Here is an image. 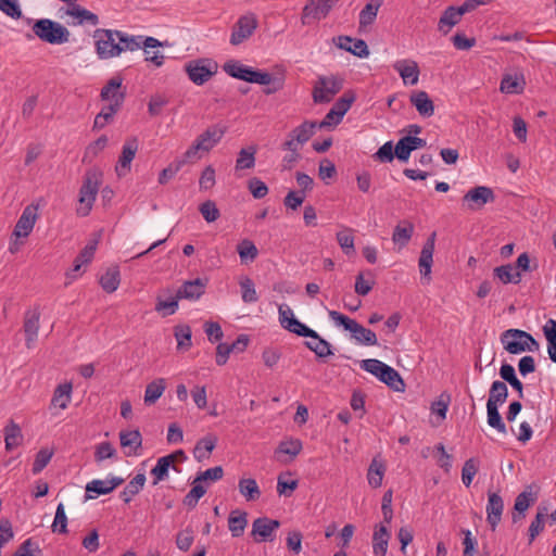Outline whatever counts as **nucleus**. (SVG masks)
<instances>
[{"label":"nucleus","mask_w":556,"mask_h":556,"mask_svg":"<svg viewBox=\"0 0 556 556\" xmlns=\"http://www.w3.org/2000/svg\"><path fill=\"white\" fill-rule=\"evenodd\" d=\"M103 180V173L98 168H90L86 172L83 185L79 189L78 206L76 212L79 216L89 215L97 199L99 188Z\"/></svg>","instance_id":"f257e3e1"},{"label":"nucleus","mask_w":556,"mask_h":556,"mask_svg":"<svg viewBox=\"0 0 556 556\" xmlns=\"http://www.w3.org/2000/svg\"><path fill=\"white\" fill-rule=\"evenodd\" d=\"M500 341L509 354L538 352L540 350V344L533 336L521 329L510 328L505 330L502 332Z\"/></svg>","instance_id":"f03ea898"},{"label":"nucleus","mask_w":556,"mask_h":556,"mask_svg":"<svg viewBox=\"0 0 556 556\" xmlns=\"http://www.w3.org/2000/svg\"><path fill=\"white\" fill-rule=\"evenodd\" d=\"M31 30L39 40L49 45L67 43L71 37L70 30L63 24L50 18L37 20Z\"/></svg>","instance_id":"7ed1b4c3"},{"label":"nucleus","mask_w":556,"mask_h":556,"mask_svg":"<svg viewBox=\"0 0 556 556\" xmlns=\"http://www.w3.org/2000/svg\"><path fill=\"white\" fill-rule=\"evenodd\" d=\"M119 30L98 28L93 33L96 52L100 60L117 58L123 53Z\"/></svg>","instance_id":"20e7f679"},{"label":"nucleus","mask_w":556,"mask_h":556,"mask_svg":"<svg viewBox=\"0 0 556 556\" xmlns=\"http://www.w3.org/2000/svg\"><path fill=\"white\" fill-rule=\"evenodd\" d=\"M329 318L337 326H342L351 333L352 339L361 345H376L378 343L376 333L359 325L356 320L337 312L329 311Z\"/></svg>","instance_id":"39448f33"},{"label":"nucleus","mask_w":556,"mask_h":556,"mask_svg":"<svg viewBox=\"0 0 556 556\" xmlns=\"http://www.w3.org/2000/svg\"><path fill=\"white\" fill-rule=\"evenodd\" d=\"M224 72L232 78L240 79L251 84L266 86L273 83V76L267 72L254 70L239 61H228L223 66Z\"/></svg>","instance_id":"423d86ee"},{"label":"nucleus","mask_w":556,"mask_h":556,"mask_svg":"<svg viewBox=\"0 0 556 556\" xmlns=\"http://www.w3.org/2000/svg\"><path fill=\"white\" fill-rule=\"evenodd\" d=\"M225 128L214 125L206 128L200 134L193 143L187 149V159H200V153L210 152L215 146L219 143L224 137Z\"/></svg>","instance_id":"0eeeda50"},{"label":"nucleus","mask_w":556,"mask_h":556,"mask_svg":"<svg viewBox=\"0 0 556 556\" xmlns=\"http://www.w3.org/2000/svg\"><path fill=\"white\" fill-rule=\"evenodd\" d=\"M342 87L343 79L337 75L319 76L313 87V101L315 103H328Z\"/></svg>","instance_id":"6e6552de"},{"label":"nucleus","mask_w":556,"mask_h":556,"mask_svg":"<svg viewBox=\"0 0 556 556\" xmlns=\"http://www.w3.org/2000/svg\"><path fill=\"white\" fill-rule=\"evenodd\" d=\"M278 315L280 326L287 331L305 338L316 336L315 330L311 329L295 317L289 305L280 304L278 306Z\"/></svg>","instance_id":"1a4fd4ad"},{"label":"nucleus","mask_w":556,"mask_h":556,"mask_svg":"<svg viewBox=\"0 0 556 556\" xmlns=\"http://www.w3.org/2000/svg\"><path fill=\"white\" fill-rule=\"evenodd\" d=\"M278 315L280 326L287 331L305 338L316 336L315 330L311 329L295 317L289 305L280 304L278 306Z\"/></svg>","instance_id":"9d476101"},{"label":"nucleus","mask_w":556,"mask_h":556,"mask_svg":"<svg viewBox=\"0 0 556 556\" xmlns=\"http://www.w3.org/2000/svg\"><path fill=\"white\" fill-rule=\"evenodd\" d=\"M186 72L193 84L201 86L216 74L217 63L210 59H199L186 64Z\"/></svg>","instance_id":"9b49d317"},{"label":"nucleus","mask_w":556,"mask_h":556,"mask_svg":"<svg viewBox=\"0 0 556 556\" xmlns=\"http://www.w3.org/2000/svg\"><path fill=\"white\" fill-rule=\"evenodd\" d=\"M338 1L339 0H308L302 11V24L307 25L311 21L326 18Z\"/></svg>","instance_id":"f8f14e48"},{"label":"nucleus","mask_w":556,"mask_h":556,"mask_svg":"<svg viewBox=\"0 0 556 556\" xmlns=\"http://www.w3.org/2000/svg\"><path fill=\"white\" fill-rule=\"evenodd\" d=\"M392 67L401 77L404 86H416L419 83L420 68L414 59H399L393 62Z\"/></svg>","instance_id":"ddd939ff"},{"label":"nucleus","mask_w":556,"mask_h":556,"mask_svg":"<svg viewBox=\"0 0 556 556\" xmlns=\"http://www.w3.org/2000/svg\"><path fill=\"white\" fill-rule=\"evenodd\" d=\"M280 527V522L267 517L256 518L252 523L251 535L257 543L271 542L275 539V532Z\"/></svg>","instance_id":"4468645a"},{"label":"nucleus","mask_w":556,"mask_h":556,"mask_svg":"<svg viewBox=\"0 0 556 556\" xmlns=\"http://www.w3.org/2000/svg\"><path fill=\"white\" fill-rule=\"evenodd\" d=\"M257 27V20L254 14H245L239 17L233 26L230 43L238 46L252 36Z\"/></svg>","instance_id":"2eb2a0df"},{"label":"nucleus","mask_w":556,"mask_h":556,"mask_svg":"<svg viewBox=\"0 0 556 556\" xmlns=\"http://www.w3.org/2000/svg\"><path fill=\"white\" fill-rule=\"evenodd\" d=\"M121 47L123 52L125 51H136L141 48L143 49H154L162 47L164 43L154 37H143V36H135L129 35L127 33L121 31Z\"/></svg>","instance_id":"dca6fc26"},{"label":"nucleus","mask_w":556,"mask_h":556,"mask_svg":"<svg viewBox=\"0 0 556 556\" xmlns=\"http://www.w3.org/2000/svg\"><path fill=\"white\" fill-rule=\"evenodd\" d=\"M437 233L432 232L422 245L420 256L418 260V266L420 275L428 282L431 280V269L433 264V253L435 248Z\"/></svg>","instance_id":"f3484780"},{"label":"nucleus","mask_w":556,"mask_h":556,"mask_svg":"<svg viewBox=\"0 0 556 556\" xmlns=\"http://www.w3.org/2000/svg\"><path fill=\"white\" fill-rule=\"evenodd\" d=\"M494 192L490 187L478 186L467 191L463 198L469 210H477L494 201Z\"/></svg>","instance_id":"a211bd4d"},{"label":"nucleus","mask_w":556,"mask_h":556,"mask_svg":"<svg viewBox=\"0 0 556 556\" xmlns=\"http://www.w3.org/2000/svg\"><path fill=\"white\" fill-rule=\"evenodd\" d=\"M37 218V207L34 205L26 206L14 227L13 236L15 238H27L31 233Z\"/></svg>","instance_id":"6ab92c4d"},{"label":"nucleus","mask_w":556,"mask_h":556,"mask_svg":"<svg viewBox=\"0 0 556 556\" xmlns=\"http://www.w3.org/2000/svg\"><path fill=\"white\" fill-rule=\"evenodd\" d=\"M317 128L319 127L316 122L305 121L289 132L286 141L289 147L302 148L314 136Z\"/></svg>","instance_id":"aec40b11"},{"label":"nucleus","mask_w":556,"mask_h":556,"mask_svg":"<svg viewBox=\"0 0 556 556\" xmlns=\"http://www.w3.org/2000/svg\"><path fill=\"white\" fill-rule=\"evenodd\" d=\"M138 151L136 139L128 140L124 143L122 154L115 165V172L118 177H124L130 172L131 162Z\"/></svg>","instance_id":"412c9836"},{"label":"nucleus","mask_w":556,"mask_h":556,"mask_svg":"<svg viewBox=\"0 0 556 556\" xmlns=\"http://www.w3.org/2000/svg\"><path fill=\"white\" fill-rule=\"evenodd\" d=\"M486 521L494 531L502 520L504 511V502L498 493L490 492L488 494V504L485 507Z\"/></svg>","instance_id":"4be33fe9"},{"label":"nucleus","mask_w":556,"mask_h":556,"mask_svg":"<svg viewBox=\"0 0 556 556\" xmlns=\"http://www.w3.org/2000/svg\"><path fill=\"white\" fill-rule=\"evenodd\" d=\"M526 88V78L522 72L505 73L500 84V91L505 94H520Z\"/></svg>","instance_id":"5701e85b"},{"label":"nucleus","mask_w":556,"mask_h":556,"mask_svg":"<svg viewBox=\"0 0 556 556\" xmlns=\"http://www.w3.org/2000/svg\"><path fill=\"white\" fill-rule=\"evenodd\" d=\"M123 478L112 477L111 479L100 480L94 479L87 483L86 492L89 498H94L98 495H105L111 493L115 488L123 483Z\"/></svg>","instance_id":"b1692460"},{"label":"nucleus","mask_w":556,"mask_h":556,"mask_svg":"<svg viewBox=\"0 0 556 556\" xmlns=\"http://www.w3.org/2000/svg\"><path fill=\"white\" fill-rule=\"evenodd\" d=\"M425 146V139L414 136H405L395 144L394 153L400 161L406 162L414 150L424 148Z\"/></svg>","instance_id":"393cba45"},{"label":"nucleus","mask_w":556,"mask_h":556,"mask_svg":"<svg viewBox=\"0 0 556 556\" xmlns=\"http://www.w3.org/2000/svg\"><path fill=\"white\" fill-rule=\"evenodd\" d=\"M98 241L92 240L86 244L78 256L75 258L73 268L66 274L67 278L75 280L80 276V269L84 265L91 262L97 250Z\"/></svg>","instance_id":"a878e982"},{"label":"nucleus","mask_w":556,"mask_h":556,"mask_svg":"<svg viewBox=\"0 0 556 556\" xmlns=\"http://www.w3.org/2000/svg\"><path fill=\"white\" fill-rule=\"evenodd\" d=\"M334 41L340 49L351 52L358 58H367L369 55L368 46L363 39L339 36Z\"/></svg>","instance_id":"bb28decb"},{"label":"nucleus","mask_w":556,"mask_h":556,"mask_svg":"<svg viewBox=\"0 0 556 556\" xmlns=\"http://www.w3.org/2000/svg\"><path fill=\"white\" fill-rule=\"evenodd\" d=\"M40 314L37 309L28 311L24 320L25 344L33 349L38 338Z\"/></svg>","instance_id":"cd10ccee"},{"label":"nucleus","mask_w":556,"mask_h":556,"mask_svg":"<svg viewBox=\"0 0 556 556\" xmlns=\"http://www.w3.org/2000/svg\"><path fill=\"white\" fill-rule=\"evenodd\" d=\"M536 501V493L533 492L531 485L527 486L520 494L517 495L515 500L514 509L517 514H513V521L517 522L518 520L525 517L528 508Z\"/></svg>","instance_id":"c85d7f7f"},{"label":"nucleus","mask_w":556,"mask_h":556,"mask_svg":"<svg viewBox=\"0 0 556 556\" xmlns=\"http://www.w3.org/2000/svg\"><path fill=\"white\" fill-rule=\"evenodd\" d=\"M206 283L203 279L197 278L194 280L185 281L177 291V296L190 301L199 300L205 292Z\"/></svg>","instance_id":"c756f323"},{"label":"nucleus","mask_w":556,"mask_h":556,"mask_svg":"<svg viewBox=\"0 0 556 556\" xmlns=\"http://www.w3.org/2000/svg\"><path fill=\"white\" fill-rule=\"evenodd\" d=\"M122 78L113 77L101 90V99L105 102L115 103L123 105L125 93L121 91Z\"/></svg>","instance_id":"7c9ffc66"},{"label":"nucleus","mask_w":556,"mask_h":556,"mask_svg":"<svg viewBox=\"0 0 556 556\" xmlns=\"http://www.w3.org/2000/svg\"><path fill=\"white\" fill-rule=\"evenodd\" d=\"M387 471V466L384 460L380 456H375L367 469V481L369 486L372 489H378L382 485L383 478Z\"/></svg>","instance_id":"2f4dec72"},{"label":"nucleus","mask_w":556,"mask_h":556,"mask_svg":"<svg viewBox=\"0 0 556 556\" xmlns=\"http://www.w3.org/2000/svg\"><path fill=\"white\" fill-rule=\"evenodd\" d=\"M119 441L123 448H128L127 456L138 455L142 445V437L139 430H124L119 432Z\"/></svg>","instance_id":"473e14b6"},{"label":"nucleus","mask_w":556,"mask_h":556,"mask_svg":"<svg viewBox=\"0 0 556 556\" xmlns=\"http://www.w3.org/2000/svg\"><path fill=\"white\" fill-rule=\"evenodd\" d=\"M390 532L387 526L380 525L376 527L372 535V553L375 556H384L388 551Z\"/></svg>","instance_id":"72a5a7b5"},{"label":"nucleus","mask_w":556,"mask_h":556,"mask_svg":"<svg viewBox=\"0 0 556 556\" xmlns=\"http://www.w3.org/2000/svg\"><path fill=\"white\" fill-rule=\"evenodd\" d=\"M410 103L417 112L424 117H430L434 113V105L426 91H417L410 96Z\"/></svg>","instance_id":"f704fd0d"},{"label":"nucleus","mask_w":556,"mask_h":556,"mask_svg":"<svg viewBox=\"0 0 556 556\" xmlns=\"http://www.w3.org/2000/svg\"><path fill=\"white\" fill-rule=\"evenodd\" d=\"M217 437L215 434H206L202 439H200L193 450L194 458L199 462H202L208 458L210 454L214 451L217 444Z\"/></svg>","instance_id":"c9c22d12"},{"label":"nucleus","mask_w":556,"mask_h":556,"mask_svg":"<svg viewBox=\"0 0 556 556\" xmlns=\"http://www.w3.org/2000/svg\"><path fill=\"white\" fill-rule=\"evenodd\" d=\"M144 472H138L121 492V498L128 504L143 489L146 483Z\"/></svg>","instance_id":"e433bc0d"},{"label":"nucleus","mask_w":556,"mask_h":556,"mask_svg":"<svg viewBox=\"0 0 556 556\" xmlns=\"http://www.w3.org/2000/svg\"><path fill=\"white\" fill-rule=\"evenodd\" d=\"M239 493L247 502H254L261 497V489L254 478H241L238 482Z\"/></svg>","instance_id":"4c0bfd02"},{"label":"nucleus","mask_w":556,"mask_h":556,"mask_svg":"<svg viewBox=\"0 0 556 556\" xmlns=\"http://www.w3.org/2000/svg\"><path fill=\"white\" fill-rule=\"evenodd\" d=\"M311 340L305 342L307 349L315 353L319 358H325L333 355L331 344L323 339L317 332L314 337H308Z\"/></svg>","instance_id":"58836bf2"},{"label":"nucleus","mask_w":556,"mask_h":556,"mask_svg":"<svg viewBox=\"0 0 556 556\" xmlns=\"http://www.w3.org/2000/svg\"><path fill=\"white\" fill-rule=\"evenodd\" d=\"M460 20L458 12H456V7H448L443 11L439 20L438 30L443 35H447Z\"/></svg>","instance_id":"ea45409f"},{"label":"nucleus","mask_w":556,"mask_h":556,"mask_svg":"<svg viewBox=\"0 0 556 556\" xmlns=\"http://www.w3.org/2000/svg\"><path fill=\"white\" fill-rule=\"evenodd\" d=\"M508 396V389L504 381L495 380L492 382L486 405L501 406Z\"/></svg>","instance_id":"a19ab883"},{"label":"nucleus","mask_w":556,"mask_h":556,"mask_svg":"<svg viewBox=\"0 0 556 556\" xmlns=\"http://www.w3.org/2000/svg\"><path fill=\"white\" fill-rule=\"evenodd\" d=\"M166 389V380L164 378H156L147 384L144 391V404H154L164 393Z\"/></svg>","instance_id":"79ce46f5"},{"label":"nucleus","mask_w":556,"mask_h":556,"mask_svg":"<svg viewBox=\"0 0 556 556\" xmlns=\"http://www.w3.org/2000/svg\"><path fill=\"white\" fill-rule=\"evenodd\" d=\"M381 4V0L370 1L361 10L358 15L361 28H367L376 21Z\"/></svg>","instance_id":"37998d69"},{"label":"nucleus","mask_w":556,"mask_h":556,"mask_svg":"<svg viewBox=\"0 0 556 556\" xmlns=\"http://www.w3.org/2000/svg\"><path fill=\"white\" fill-rule=\"evenodd\" d=\"M174 462L175 455H166L157 459L155 466L151 469V475L154 478L153 485H156L159 482L167 478L169 467Z\"/></svg>","instance_id":"c03bdc74"},{"label":"nucleus","mask_w":556,"mask_h":556,"mask_svg":"<svg viewBox=\"0 0 556 556\" xmlns=\"http://www.w3.org/2000/svg\"><path fill=\"white\" fill-rule=\"evenodd\" d=\"M255 154L256 148L254 146L242 148L236 160V170L239 172L254 168L256 162Z\"/></svg>","instance_id":"a18cd8bd"},{"label":"nucleus","mask_w":556,"mask_h":556,"mask_svg":"<svg viewBox=\"0 0 556 556\" xmlns=\"http://www.w3.org/2000/svg\"><path fill=\"white\" fill-rule=\"evenodd\" d=\"M494 276L500 279L501 282L507 283H519L521 281V273L517 270L511 264L502 265L494 268Z\"/></svg>","instance_id":"49530a36"},{"label":"nucleus","mask_w":556,"mask_h":556,"mask_svg":"<svg viewBox=\"0 0 556 556\" xmlns=\"http://www.w3.org/2000/svg\"><path fill=\"white\" fill-rule=\"evenodd\" d=\"M23 440L21 428L14 421H10L4 428L5 450L12 451L17 447Z\"/></svg>","instance_id":"de8ad7c7"},{"label":"nucleus","mask_w":556,"mask_h":556,"mask_svg":"<svg viewBox=\"0 0 556 556\" xmlns=\"http://www.w3.org/2000/svg\"><path fill=\"white\" fill-rule=\"evenodd\" d=\"M379 380L396 392L404 391L405 384L403 379L400 374L389 365L381 371Z\"/></svg>","instance_id":"09e8293b"},{"label":"nucleus","mask_w":556,"mask_h":556,"mask_svg":"<svg viewBox=\"0 0 556 556\" xmlns=\"http://www.w3.org/2000/svg\"><path fill=\"white\" fill-rule=\"evenodd\" d=\"M72 399V384L71 383H63L56 387L54 390L51 404L53 406H56L61 409L67 408L70 402Z\"/></svg>","instance_id":"8fccbe9b"},{"label":"nucleus","mask_w":556,"mask_h":556,"mask_svg":"<svg viewBox=\"0 0 556 556\" xmlns=\"http://www.w3.org/2000/svg\"><path fill=\"white\" fill-rule=\"evenodd\" d=\"M247 525V513L239 510H233L230 513L228 518V527L233 538L242 535Z\"/></svg>","instance_id":"3c124183"},{"label":"nucleus","mask_w":556,"mask_h":556,"mask_svg":"<svg viewBox=\"0 0 556 556\" xmlns=\"http://www.w3.org/2000/svg\"><path fill=\"white\" fill-rule=\"evenodd\" d=\"M237 252L242 264L253 262L258 255L256 245L250 239L241 240L237 245Z\"/></svg>","instance_id":"603ef678"},{"label":"nucleus","mask_w":556,"mask_h":556,"mask_svg":"<svg viewBox=\"0 0 556 556\" xmlns=\"http://www.w3.org/2000/svg\"><path fill=\"white\" fill-rule=\"evenodd\" d=\"M100 285L102 289L108 292L112 293L117 290L119 282H121V276L119 270L116 267L109 268L100 278Z\"/></svg>","instance_id":"864d4df0"},{"label":"nucleus","mask_w":556,"mask_h":556,"mask_svg":"<svg viewBox=\"0 0 556 556\" xmlns=\"http://www.w3.org/2000/svg\"><path fill=\"white\" fill-rule=\"evenodd\" d=\"M414 233V225L410 223H405L404 226L397 225L395 226L392 235V241L394 244H397L400 248H404L407 245L412 236Z\"/></svg>","instance_id":"5fc2aeb1"},{"label":"nucleus","mask_w":556,"mask_h":556,"mask_svg":"<svg viewBox=\"0 0 556 556\" xmlns=\"http://www.w3.org/2000/svg\"><path fill=\"white\" fill-rule=\"evenodd\" d=\"M336 238L345 255L350 256L355 253L353 229L344 228L337 232Z\"/></svg>","instance_id":"6e6d98bb"},{"label":"nucleus","mask_w":556,"mask_h":556,"mask_svg":"<svg viewBox=\"0 0 556 556\" xmlns=\"http://www.w3.org/2000/svg\"><path fill=\"white\" fill-rule=\"evenodd\" d=\"M356 100V96L352 91L345 92L332 105V110L337 114V122H341L346 112L350 110L353 102Z\"/></svg>","instance_id":"4d7b16f0"},{"label":"nucleus","mask_w":556,"mask_h":556,"mask_svg":"<svg viewBox=\"0 0 556 556\" xmlns=\"http://www.w3.org/2000/svg\"><path fill=\"white\" fill-rule=\"evenodd\" d=\"M178 301L179 298L177 296V294L166 300L161 296H157L154 309L163 317L172 316L178 309Z\"/></svg>","instance_id":"13d9d810"},{"label":"nucleus","mask_w":556,"mask_h":556,"mask_svg":"<svg viewBox=\"0 0 556 556\" xmlns=\"http://www.w3.org/2000/svg\"><path fill=\"white\" fill-rule=\"evenodd\" d=\"M239 286L241 289V298L244 303H255L258 300L255 285L253 280L248 277L243 276L239 280Z\"/></svg>","instance_id":"bf43d9fd"},{"label":"nucleus","mask_w":556,"mask_h":556,"mask_svg":"<svg viewBox=\"0 0 556 556\" xmlns=\"http://www.w3.org/2000/svg\"><path fill=\"white\" fill-rule=\"evenodd\" d=\"M498 407L500 406L486 405L488 425L491 428L495 429L497 432H500L502 434H506L507 433L506 425L501 417Z\"/></svg>","instance_id":"052dcab7"},{"label":"nucleus","mask_w":556,"mask_h":556,"mask_svg":"<svg viewBox=\"0 0 556 556\" xmlns=\"http://www.w3.org/2000/svg\"><path fill=\"white\" fill-rule=\"evenodd\" d=\"M177 349L178 350H188L192 345V332L191 328L188 325H178L175 327L174 331Z\"/></svg>","instance_id":"680f3d73"},{"label":"nucleus","mask_w":556,"mask_h":556,"mask_svg":"<svg viewBox=\"0 0 556 556\" xmlns=\"http://www.w3.org/2000/svg\"><path fill=\"white\" fill-rule=\"evenodd\" d=\"M67 14L77 18L81 24L87 23L89 25L96 26L99 23V17L97 14L79 5H74L71 10L67 11Z\"/></svg>","instance_id":"e2e57ef3"},{"label":"nucleus","mask_w":556,"mask_h":556,"mask_svg":"<svg viewBox=\"0 0 556 556\" xmlns=\"http://www.w3.org/2000/svg\"><path fill=\"white\" fill-rule=\"evenodd\" d=\"M302 451V442L298 439H288L281 441L276 450V454L288 455L291 459Z\"/></svg>","instance_id":"0e129e2a"},{"label":"nucleus","mask_w":556,"mask_h":556,"mask_svg":"<svg viewBox=\"0 0 556 556\" xmlns=\"http://www.w3.org/2000/svg\"><path fill=\"white\" fill-rule=\"evenodd\" d=\"M479 470V460L477 458L467 459L462 468V481L465 486L469 488L472 483L475 476Z\"/></svg>","instance_id":"69168bd1"},{"label":"nucleus","mask_w":556,"mask_h":556,"mask_svg":"<svg viewBox=\"0 0 556 556\" xmlns=\"http://www.w3.org/2000/svg\"><path fill=\"white\" fill-rule=\"evenodd\" d=\"M206 493V488L199 483L195 479L192 482L191 490L187 493V495L184 498V504L188 507H195L199 500Z\"/></svg>","instance_id":"338daca9"},{"label":"nucleus","mask_w":556,"mask_h":556,"mask_svg":"<svg viewBox=\"0 0 556 556\" xmlns=\"http://www.w3.org/2000/svg\"><path fill=\"white\" fill-rule=\"evenodd\" d=\"M13 556H42L39 545L31 539L25 540Z\"/></svg>","instance_id":"774afa93"}]
</instances>
